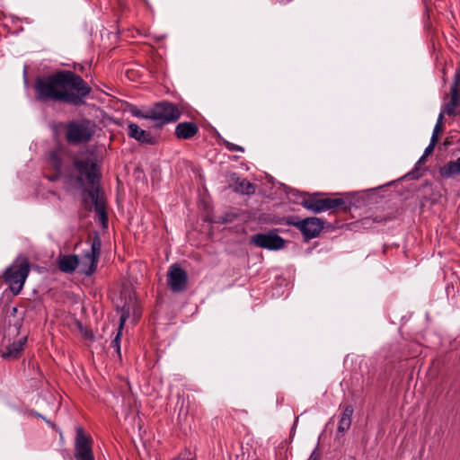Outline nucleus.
Segmentation results:
<instances>
[{"label": "nucleus", "mask_w": 460, "mask_h": 460, "mask_svg": "<svg viewBox=\"0 0 460 460\" xmlns=\"http://www.w3.org/2000/svg\"><path fill=\"white\" fill-rule=\"evenodd\" d=\"M66 140L69 145L89 142L95 133V124L90 119L71 121L66 124Z\"/></svg>", "instance_id": "nucleus-2"}, {"label": "nucleus", "mask_w": 460, "mask_h": 460, "mask_svg": "<svg viewBox=\"0 0 460 460\" xmlns=\"http://www.w3.org/2000/svg\"><path fill=\"white\" fill-rule=\"evenodd\" d=\"M442 126L436 124L433 129V133L430 139H434L436 142L438 140V134L441 131Z\"/></svg>", "instance_id": "nucleus-28"}, {"label": "nucleus", "mask_w": 460, "mask_h": 460, "mask_svg": "<svg viewBox=\"0 0 460 460\" xmlns=\"http://www.w3.org/2000/svg\"><path fill=\"white\" fill-rule=\"evenodd\" d=\"M181 115L179 107L170 102L162 101L154 104L151 108L152 120L155 122V126L161 128L166 124L177 121Z\"/></svg>", "instance_id": "nucleus-5"}, {"label": "nucleus", "mask_w": 460, "mask_h": 460, "mask_svg": "<svg viewBox=\"0 0 460 460\" xmlns=\"http://www.w3.org/2000/svg\"><path fill=\"white\" fill-rule=\"evenodd\" d=\"M30 272V265L26 258L16 260L4 272V281L13 295H18L23 288Z\"/></svg>", "instance_id": "nucleus-3"}, {"label": "nucleus", "mask_w": 460, "mask_h": 460, "mask_svg": "<svg viewBox=\"0 0 460 460\" xmlns=\"http://www.w3.org/2000/svg\"><path fill=\"white\" fill-rule=\"evenodd\" d=\"M321 203L322 199L317 198V194L306 196L303 198L301 201V204L303 205L304 208L313 211L314 213H321Z\"/></svg>", "instance_id": "nucleus-20"}, {"label": "nucleus", "mask_w": 460, "mask_h": 460, "mask_svg": "<svg viewBox=\"0 0 460 460\" xmlns=\"http://www.w3.org/2000/svg\"><path fill=\"white\" fill-rule=\"evenodd\" d=\"M79 266V258L77 255H63L59 258L58 268L62 272L72 273Z\"/></svg>", "instance_id": "nucleus-16"}, {"label": "nucleus", "mask_w": 460, "mask_h": 460, "mask_svg": "<svg viewBox=\"0 0 460 460\" xmlns=\"http://www.w3.org/2000/svg\"><path fill=\"white\" fill-rule=\"evenodd\" d=\"M321 454L317 447L314 448V450L311 453L308 460H320Z\"/></svg>", "instance_id": "nucleus-29"}, {"label": "nucleus", "mask_w": 460, "mask_h": 460, "mask_svg": "<svg viewBox=\"0 0 460 460\" xmlns=\"http://www.w3.org/2000/svg\"><path fill=\"white\" fill-rule=\"evenodd\" d=\"M27 341L26 337H22L6 347L5 351L2 353L4 358H17L24 349Z\"/></svg>", "instance_id": "nucleus-17"}, {"label": "nucleus", "mask_w": 460, "mask_h": 460, "mask_svg": "<svg viewBox=\"0 0 460 460\" xmlns=\"http://www.w3.org/2000/svg\"><path fill=\"white\" fill-rule=\"evenodd\" d=\"M120 317H119V324L118 327V332L115 338L112 340L111 346L115 349L119 358L121 357L120 352V340L122 335V331L124 328V324L128 319L131 316L133 321L136 323L140 317V312L137 307L135 302L130 300L129 302H126L119 309Z\"/></svg>", "instance_id": "nucleus-7"}, {"label": "nucleus", "mask_w": 460, "mask_h": 460, "mask_svg": "<svg viewBox=\"0 0 460 460\" xmlns=\"http://www.w3.org/2000/svg\"><path fill=\"white\" fill-rule=\"evenodd\" d=\"M73 166L79 174L76 178V181L80 186L84 184V179H86L91 185L99 183L100 173L94 159L88 156L85 158L76 156L73 159Z\"/></svg>", "instance_id": "nucleus-6"}, {"label": "nucleus", "mask_w": 460, "mask_h": 460, "mask_svg": "<svg viewBox=\"0 0 460 460\" xmlns=\"http://www.w3.org/2000/svg\"><path fill=\"white\" fill-rule=\"evenodd\" d=\"M199 132V127L195 122L185 121L176 125L174 135L178 139H190Z\"/></svg>", "instance_id": "nucleus-14"}, {"label": "nucleus", "mask_w": 460, "mask_h": 460, "mask_svg": "<svg viewBox=\"0 0 460 460\" xmlns=\"http://www.w3.org/2000/svg\"><path fill=\"white\" fill-rule=\"evenodd\" d=\"M31 414L34 415V416L42 418V416L40 413L36 412V411H31Z\"/></svg>", "instance_id": "nucleus-31"}, {"label": "nucleus", "mask_w": 460, "mask_h": 460, "mask_svg": "<svg viewBox=\"0 0 460 460\" xmlns=\"http://www.w3.org/2000/svg\"><path fill=\"white\" fill-rule=\"evenodd\" d=\"M439 174L444 179L455 178L460 175V157L448 161L439 168Z\"/></svg>", "instance_id": "nucleus-15"}, {"label": "nucleus", "mask_w": 460, "mask_h": 460, "mask_svg": "<svg viewBox=\"0 0 460 460\" xmlns=\"http://www.w3.org/2000/svg\"><path fill=\"white\" fill-rule=\"evenodd\" d=\"M237 188L243 194L246 195L252 194L255 191L253 184H252L246 179H243L242 181H240Z\"/></svg>", "instance_id": "nucleus-23"}, {"label": "nucleus", "mask_w": 460, "mask_h": 460, "mask_svg": "<svg viewBox=\"0 0 460 460\" xmlns=\"http://www.w3.org/2000/svg\"><path fill=\"white\" fill-rule=\"evenodd\" d=\"M171 460H194V458L190 452H183L172 457Z\"/></svg>", "instance_id": "nucleus-27"}, {"label": "nucleus", "mask_w": 460, "mask_h": 460, "mask_svg": "<svg viewBox=\"0 0 460 460\" xmlns=\"http://www.w3.org/2000/svg\"><path fill=\"white\" fill-rule=\"evenodd\" d=\"M353 412L354 410L351 405L345 407L337 428V433L341 436H343L344 433L350 428Z\"/></svg>", "instance_id": "nucleus-19"}, {"label": "nucleus", "mask_w": 460, "mask_h": 460, "mask_svg": "<svg viewBox=\"0 0 460 460\" xmlns=\"http://www.w3.org/2000/svg\"><path fill=\"white\" fill-rule=\"evenodd\" d=\"M224 145H225L226 148L229 151H236V152H242V153L244 152V148L243 146L234 144V143H231L229 141L225 140Z\"/></svg>", "instance_id": "nucleus-25"}, {"label": "nucleus", "mask_w": 460, "mask_h": 460, "mask_svg": "<svg viewBox=\"0 0 460 460\" xmlns=\"http://www.w3.org/2000/svg\"><path fill=\"white\" fill-rule=\"evenodd\" d=\"M436 144H437V142L434 139H430V142H429V146L424 150V153L422 155V158H426L427 156H429L433 152Z\"/></svg>", "instance_id": "nucleus-26"}, {"label": "nucleus", "mask_w": 460, "mask_h": 460, "mask_svg": "<svg viewBox=\"0 0 460 460\" xmlns=\"http://www.w3.org/2000/svg\"><path fill=\"white\" fill-rule=\"evenodd\" d=\"M35 97L40 102H60L75 106L84 103L92 89L77 74L61 70L49 75L39 76L34 84Z\"/></svg>", "instance_id": "nucleus-1"}, {"label": "nucleus", "mask_w": 460, "mask_h": 460, "mask_svg": "<svg viewBox=\"0 0 460 460\" xmlns=\"http://www.w3.org/2000/svg\"><path fill=\"white\" fill-rule=\"evenodd\" d=\"M49 162L51 167L57 171L60 172L63 167V160L60 156L58 150H52L49 154Z\"/></svg>", "instance_id": "nucleus-22"}, {"label": "nucleus", "mask_w": 460, "mask_h": 460, "mask_svg": "<svg viewBox=\"0 0 460 460\" xmlns=\"http://www.w3.org/2000/svg\"><path fill=\"white\" fill-rule=\"evenodd\" d=\"M89 197L92 199V202L94 206V211L95 212H102V206H104L103 201L99 197V187L97 184L92 185V187L86 190Z\"/></svg>", "instance_id": "nucleus-21"}, {"label": "nucleus", "mask_w": 460, "mask_h": 460, "mask_svg": "<svg viewBox=\"0 0 460 460\" xmlns=\"http://www.w3.org/2000/svg\"><path fill=\"white\" fill-rule=\"evenodd\" d=\"M167 284L174 293L184 291L188 286L187 272L178 264H172L167 273Z\"/></svg>", "instance_id": "nucleus-11"}, {"label": "nucleus", "mask_w": 460, "mask_h": 460, "mask_svg": "<svg viewBox=\"0 0 460 460\" xmlns=\"http://www.w3.org/2000/svg\"><path fill=\"white\" fill-rule=\"evenodd\" d=\"M448 116H456L460 114V71H456L453 83L450 87L449 97L444 98L441 111L438 117L436 124L442 126L444 114Z\"/></svg>", "instance_id": "nucleus-4"}, {"label": "nucleus", "mask_w": 460, "mask_h": 460, "mask_svg": "<svg viewBox=\"0 0 460 460\" xmlns=\"http://www.w3.org/2000/svg\"><path fill=\"white\" fill-rule=\"evenodd\" d=\"M250 242L257 247L270 251H278L285 246V240L273 232L253 234Z\"/></svg>", "instance_id": "nucleus-10"}, {"label": "nucleus", "mask_w": 460, "mask_h": 460, "mask_svg": "<svg viewBox=\"0 0 460 460\" xmlns=\"http://www.w3.org/2000/svg\"><path fill=\"white\" fill-rule=\"evenodd\" d=\"M292 225L301 231L305 240L316 237L323 228V222L317 217L297 219Z\"/></svg>", "instance_id": "nucleus-12"}, {"label": "nucleus", "mask_w": 460, "mask_h": 460, "mask_svg": "<svg viewBox=\"0 0 460 460\" xmlns=\"http://www.w3.org/2000/svg\"><path fill=\"white\" fill-rule=\"evenodd\" d=\"M74 456L75 460H94L93 452V438L84 432V429L78 426L75 429L74 442Z\"/></svg>", "instance_id": "nucleus-9"}, {"label": "nucleus", "mask_w": 460, "mask_h": 460, "mask_svg": "<svg viewBox=\"0 0 460 460\" xmlns=\"http://www.w3.org/2000/svg\"><path fill=\"white\" fill-rule=\"evenodd\" d=\"M96 214L100 217V219L102 220V224H105L107 222L108 218L104 206H102V212H96Z\"/></svg>", "instance_id": "nucleus-30"}, {"label": "nucleus", "mask_w": 460, "mask_h": 460, "mask_svg": "<svg viewBox=\"0 0 460 460\" xmlns=\"http://www.w3.org/2000/svg\"><path fill=\"white\" fill-rule=\"evenodd\" d=\"M426 158H422V156L420 158L419 162L418 163H421L425 160Z\"/></svg>", "instance_id": "nucleus-32"}, {"label": "nucleus", "mask_w": 460, "mask_h": 460, "mask_svg": "<svg viewBox=\"0 0 460 460\" xmlns=\"http://www.w3.org/2000/svg\"><path fill=\"white\" fill-rule=\"evenodd\" d=\"M127 134L141 145L153 146L157 143V138L150 131L142 129L136 123L130 122L127 127Z\"/></svg>", "instance_id": "nucleus-13"}, {"label": "nucleus", "mask_w": 460, "mask_h": 460, "mask_svg": "<svg viewBox=\"0 0 460 460\" xmlns=\"http://www.w3.org/2000/svg\"><path fill=\"white\" fill-rule=\"evenodd\" d=\"M102 242L95 236L92 242L91 249L85 252L79 260L80 272L85 276H92L96 269L101 254Z\"/></svg>", "instance_id": "nucleus-8"}, {"label": "nucleus", "mask_w": 460, "mask_h": 460, "mask_svg": "<svg viewBox=\"0 0 460 460\" xmlns=\"http://www.w3.org/2000/svg\"><path fill=\"white\" fill-rule=\"evenodd\" d=\"M131 113L133 116H135L137 118H142V119L152 120V117H150L151 116V108L149 110H147L146 112H143L137 109H134L131 111Z\"/></svg>", "instance_id": "nucleus-24"}, {"label": "nucleus", "mask_w": 460, "mask_h": 460, "mask_svg": "<svg viewBox=\"0 0 460 460\" xmlns=\"http://www.w3.org/2000/svg\"><path fill=\"white\" fill-rule=\"evenodd\" d=\"M338 208H341V209L343 211H347L349 208L343 199H341V198L322 199V203H321V207H320L321 212L336 209Z\"/></svg>", "instance_id": "nucleus-18"}]
</instances>
